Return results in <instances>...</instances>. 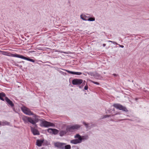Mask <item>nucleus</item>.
Instances as JSON below:
<instances>
[{"instance_id":"f257e3e1","label":"nucleus","mask_w":149,"mask_h":149,"mask_svg":"<svg viewBox=\"0 0 149 149\" xmlns=\"http://www.w3.org/2000/svg\"><path fill=\"white\" fill-rule=\"evenodd\" d=\"M37 117L38 116L36 115H34V117L35 118V119L34 120L31 117L24 116L22 118V120L25 123L29 122L32 124L35 125L37 122H38V119L37 118Z\"/></svg>"},{"instance_id":"f03ea898","label":"nucleus","mask_w":149,"mask_h":149,"mask_svg":"<svg viewBox=\"0 0 149 149\" xmlns=\"http://www.w3.org/2000/svg\"><path fill=\"white\" fill-rule=\"evenodd\" d=\"M5 96L6 94L4 93H0V99L3 101H4L5 100L8 105L11 107H13L14 104L13 102Z\"/></svg>"},{"instance_id":"7ed1b4c3","label":"nucleus","mask_w":149,"mask_h":149,"mask_svg":"<svg viewBox=\"0 0 149 149\" xmlns=\"http://www.w3.org/2000/svg\"><path fill=\"white\" fill-rule=\"evenodd\" d=\"M11 56H12L13 57L20 58L32 62L33 63H34L35 62V61L33 59L25 57L21 55L18 54H12Z\"/></svg>"},{"instance_id":"20e7f679","label":"nucleus","mask_w":149,"mask_h":149,"mask_svg":"<svg viewBox=\"0 0 149 149\" xmlns=\"http://www.w3.org/2000/svg\"><path fill=\"white\" fill-rule=\"evenodd\" d=\"M21 109L22 111L26 115H33L34 116L35 115L33 113L29 108L25 107H22L21 108Z\"/></svg>"},{"instance_id":"39448f33","label":"nucleus","mask_w":149,"mask_h":149,"mask_svg":"<svg viewBox=\"0 0 149 149\" xmlns=\"http://www.w3.org/2000/svg\"><path fill=\"white\" fill-rule=\"evenodd\" d=\"M80 127V126L78 125H74L71 126H68L66 128L67 131L72 132L74 130L77 129Z\"/></svg>"},{"instance_id":"423d86ee","label":"nucleus","mask_w":149,"mask_h":149,"mask_svg":"<svg viewBox=\"0 0 149 149\" xmlns=\"http://www.w3.org/2000/svg\"><path fill=\"white\" fill-rule=\"evenodd\" d=\"M113 106L117 109L120 110H123L125 111H128V110L125 107L123 106L120 104H114L113 105Z\"/></svg>"},{"instance_id":"0eeeda50","label":"nucleus","mask_w":149,"mask_h":149,"mask_svg":"<svg viewBox=\"0 0 149 149\" xmlns=\"http://www.w3.org/2000/svg\"><path fill=\"white\" fill-rule=\"evenodd\" d=\"M54 146L60 149H64V146L66 144L63 143L57 142L54 143Z\"/></svg>"},{"instance_id":"6e6552de","label":"nucleus","mask_w":149,"mask_h":149,"mask_svg":"<svg viewBox=\"0 0 149 149\" xmlns=\"http://www.w3.org/2000/svg\"><path fill=\"white\" fill-rule=\"evenodd\" d=\"M83 80L82 79H73L72 83L73 85H80L83 82Z\"/></svg>"},{"instance_id":"1a4fd4ad","label":"nucleus","mask_w":149,"mask_h":149,"mask_svg":"<svg viewBox=\"0 0 149 149\" xmlns=\"http://www.w3.org/2000/svg\"><path fill=\"white\" fill-rule=\"evenodd\" d=\"M42 124L44 127H48L49 126H54V124L45 121H42Z\"/></svg>"},{"instance_id":"9d476101","label":"nucleus","mask_w":149,"mask_h":149,"mask_svg":"<svg viewBox=\"0 0 149 149\" xmlns=\"http://www.w3.org/2000/svg\"><path fill=\"white\" fill-rule=\"evenodd\" d=\"M31 131L34 135H39L40 133L38 131L34 128L31 127Z\"/></svg>"},{"instance_id":"9b49d317","label":"nucleus","mask_w":149,"mask_h":149,"mask_svg":"<svg viewBox=\"0 0 149 149\" xmlns=\"http://www.w3.org/2000/svg\"><path fill=\"white\" fill-rule=\"evenodd\" d=\"M71 143L74 144H76L78 143H80L81 142V139H75L72 140L70 141Z\"/></svg>"},{"instance_id":"f8f14e48","label":"nucleus","mask_w":149,"mask_h":149,"mask_svg":"<svg viewBox=\"0 0 149 149\" xmlns=\"http://www.w3.org/2000/svg\"><path fill=\"white\" fill-rule=\"evenodd\" d=\"M65 71L68 73L73 74L80 75L82 74V73L81 72H72L67 70H66Z\"/></svg>"},{"instance_id":"ddd939ff","label":"nucleus","mask_w":149,"mask_h":149,"mask_svg":"<svg viewBox=\"0 0 149 149\" xmlns=\"http://www.w3.org/2000/svg\"><path fill=\"white\" fill-rule=\"evenodd\" d=\"M43 142V140H38L36 141V145L38 146H41Z\"/></svg>"},{"instance_id":"4468645a","label":"nucleus","mask_w":149,"mask_h":149,"mask_svg":"<svg viewBox=\"0 0 149 149\" xmlns=\"http://www.w3.org/2000/svg\"><path fill=\"white\" fill-rule=\"evenodd\" d=\"M68 132V131H67L66 130L61 131L59 133V135L60 136H62L65 135L66 134L67 132Z\"/></svg>"},{"instance_id":"2eb2a0df","label":"nucleus","mask_w":149,"mask_h":149,"mask_svg":"<svg viewBox=\"0 0 149 149\" xmlns=\"http://www.w3.org/2000/svg\"><path fill=\"white\" fill-rule=\"evenodd\" d=\"M81 17L83 20H88V17L85 15H81Z\"/></svg>"},{"instance_id":"dca6fc26","label":"nucleus","mask_w":149,"mask_h":149,"mask_svg":"<svg viewBox=\"0 0 149 149\" xmlns=\"http://www.w3.org/2000/svg\"><path fill=\"white\" fill-rule=\"evenodd\" d=\"M58 130L55 129H53L52 134H56L58 133Z\"/></svg>"},{"instance_id":"f3484780","label":"nucleus","mask_w":149,"mask_h":149,"mask_svg":"<svg viewBox=\"0 0 149 149\" xmlns=\"http://www.w3.org/2000/svg\"><path fill=\"white\" fill-rule=\"evenodd\" d=\"M71 147L70 145H65L64 146V149H70Z\"/></svg>"},{"instance_id":"a211bd4d","label":"nucleus","mask_w":149,"mask_h":149,"mask_svg":"<svg viewBox=\"0 0 149 149\" xmlns=\"http://www.w3.org/2000/svg\"><path fill=\"white\" fill-rule=\"evenodd\" d=\"M8 124V123L7 122H1L0 121V125H5Z\"/></svg>"},{"instance_id":"6ab92c4d","label":"nucleus","mask_w":149,"mask_h":149,"mask_svg":"<svg viewBox=\"0 0 149 149\" xmlns=\"http://www.w3.org/2000/svg\"><path fill=\"white\" fill-rule=\"evenodd\" d=\"M75 138H78V139H79L80 138L81 139V140H82V139L80 136L79 135V134H77L75 136Z\"/></svg>"},{"instance_id":"aec40b11","label":"nucleus","mask_w":149,"mask_h":149,"mask_svg":"<svg viewBox=\"0 0 149 149\" xmlns=\"http://www.w3.org/2000/svg\"><path fill=\"white\" fill-rule=\"evenodd\" d=\"M2 54L3 55L8 56H10V55L8 54L9 53H7V52H4V51H2Z\"/></svg>"},{"instance_id":"412c9836","label":"nucleus","mask_w":149,"mask_h":149,"mask_svg":"<svg viewBox=\"0 0 149 149\" xmlns=\"http://www.w3.org/2000/svg\"><path fill=\"white\" fill-rule=\"evenodd\" d=\"M53 129L49 128L47 130V131L50 133L52 134Z\"/></svg>"},{"instance_id":"4be33fe9","label":"nucleus","mask_w":149,"mask_h":149,"mask_svg":"<svg viewBox=\"0 0 149 149\" xmlns=\"http://www.w3.org/2000/svg\"><path fill=\"white\" fill-rule=\"evenodd\" d=\"M95 20V18L94 17H90L88 18V21H94Z\"/></svg>"},{"instance_id":"5701e85b","label":"nucleus","mask_w":149,"mask_h":149,"mask_svg":"<svg viewBox=\"0 0 149 149\" xmlns=\"http://www.w3.org/2000/svg\"><path fill=\"white\" fill-rule=\"evenodd\" d=\"M91 82H92L95 84H96L97 85H99V83L95 81H93L92 80H91Z\"/></svg>"},{"instance_id":"b1692460","label":"nucleus","mask_w":149,"mask_h":149,"mask_svg":"<svg viewBox=\"0 0 149 149\" xmlns=\"http://www.w3.org/2000/svg\"><path fill=\"white\" fill-rule=\"evenodd\" d=\"M88 86L86 85V86H85L84 89L85 90H87L88 89Z\"/></svg>"},{"instance_id":"393cba45","label":"nucleus","mask_w":149,"mask_h":149,"mask_svg":"<svg viewBox=\"0 0 149 149\" xmlns=\"http://www.w3.org/2000/svg\"><path fill=\"white\" fill-rule=\"evenodd\" d=\"M83 124L84 125H86V127H88V126H87V125H88V124H87L85 122H84L83 123Z\"/></svg>"},{"instance_id":"a878e982","label":"nucleus","mask_w":149,"mask_h":149,"mask_svg":"<svg viewBox=\"0 0 149 149\" xmlns=\"http://www.w3.org/2000/svg\"><path fill=\"white\" fill-rule=\"evenodd\" d=\"M108 117H109V115H106L104 116V118H106Z\"/></svg>"},{"instance_id":"bb28decb","label":"nucleus","mask_w":149,"mask_h":149,"mask_svg":"<svg viewBox=\"0 0 149 149\" xmlns=\"http://www.w3.org/2000/svg\"><path fill=\"white\" fill-rule=\"evenodd\" d=\"M103 47H105L106 46V44H103Z\"/></svg>"},{"instance_id":"cd10ccee","label":"nucleus","mask_w":149,"mask_h":149,"mask_svg":"<svg viewBox=\"0 0 149 149\" xmlns=\"http://www.w3.org/2000/svg\"><path fill=\"white\" fill-rule=\"evenodd\" d=\"M120 47H122V48H123L124 47V46L123 45H122L120 46Z\"/></svg>"},{"instance_id":"c85d7f7f","label":"nucleus","mask_w":149,"mask_h":149,"mask_svg":"<svg viewBox=\"0 0 149 149\" xmlns=\"http://www.w3.org/2000/svg\"><path fill=\"white\" fill-rule=\"evenodd\" d=\"M109 42H112L111 41H109Z\"/></svg>"},{"instance_id":"c756f323","label":"nucleus","mask_w":149,"mask_h":149,"mask_svg":"<svg viewBox=\"0 0 149 149\" xmlns=\"http://www.w3.org/2000/svg\"><path fill=\"white\" fill-rule=\"evenodd\" d=\"M113 75L114 76H115L116 75V74H113Z\"/></svg>"}]
</instances>
